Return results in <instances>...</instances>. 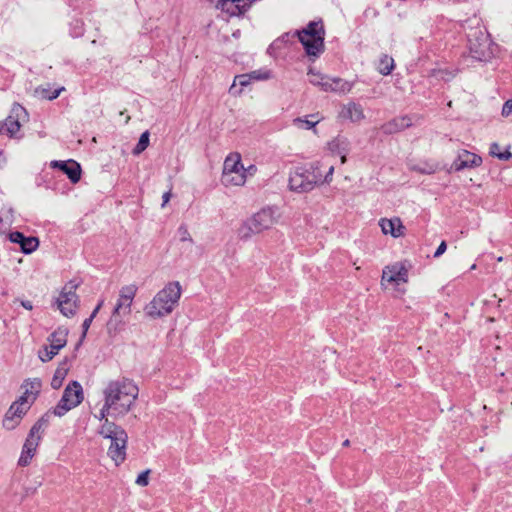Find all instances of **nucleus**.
<instances>
[{"mask_svg": "<svg viewBox=\"0 0 512 512\" xmlns=\"http://www.w3.org/2000/svg\"><path fill=\"white\" fill-rule=\"evenodd\" d=\"M181 293L182 289L178 281L169 282L145 306V314L152 319L171 314L178 305Z\"/></svg>", "mask_w": 512, "mask_h": 512, "instance_id": "obj_1", "label": "nucleus"}, {"mask_svg": "<svg viewBox=\"0 0 512 512\" xmlns=\"http://www.w3.org/2000/svg\"><path fill=\"white\" fill-rule=\"evenodd\" d=\"M325 28L322 19L310 21L303 29L296 30V36L302 44L306 55L311 59L318 58L325 50Z\"/></svg>", "mask_w": 512, "mask_h": 512, "instance_id": "obj_2", "label": "nucleus"}, {"mask_svg": "<svg viewBox=\"0 0 512 512\" xmlns=\"http://www.w3.org/2000/svg\"><path fill=\"white\" fill-rule=\"evenodd\" d=\"M467 42L470 56L480 62L490 61L498 50L483 26L470 27L467 31Z\"/></svg>", "mask_w": 512, "mask_h": 512, "instance_id": "obj_3", "label": "nucleus"}, {"mask_svg": "<svg viewBox=\"0 0 512 512\" xmlns=\"http://www.w3.org/2000/svg\"><path fill=\"white\" fill-rule=\"evenodd\" d=\"M277 218L275 208L270 206L261 208L241 223L237 230L238 238L248 241L253 235L271 229L276 224Z\"/></svg>", "mask_w": 512, "mask_h": 512, "instance_id": "obj_4", "label": "nucleus"}, {"mask_svg": "<svg viewBox=\"0 0 512 512\" xmlns=\"http://www.w3.org/2000/svg\"><path fill=\"white\" fill-rule=\"evenodd\" d=\"M319 162L296 167L289 175V188L297 193H307L321 185L322 173Z\"/></svg>", "mask_w": 512, "mask_h": 512, "instance_id": "obj_5", "label": "nucleus"}, {"mask_svg": "<svg viewBox=\"0 0 512 512\" xmlns=\"http://www.w3.org/2000/svg\"><path fill=\"white\" fill-rule=\"evenodd\" d=\"M221 182L226 186H243L246 182L245 167L238 152L230 153L224 160Z\"/></svg>", "mask_w": 512, "mask_h": 512, "instance_id": "obj_6", "label": "nucleus"}, {"mask_svg": "<svg viewBox=\"0 0 512 512\" xmlns=\"http://www.w3.org/2000/svg\"><path fill=\"white\" fill-rule=\"evenodd\" d=\"M83 399L84 393L82 386L78 382L73 381L65 388L63 396L54 408L53 413L57 416H62L77 407Z\"/></svg>", "mask_w": 512, "mask_h": 512, "instance_id": "obj_7", "label": "nucleus"}, {"mask_svg": "<svg viewBox=\"0 0 512 512\" xmlns=\"http://www.w3.org/2000/svg\"><path fill=\"white\" fill-rule=\"evenodd\" d=\"M48 420L44 417L41 418L31 429L29 438L24 445V449L19 458V464L21 466H26L29 464L30 460L33 458L35 453L36 442L40 439V432H43L45 427H47Z\"/></svg>", "mask_w": 512, "mask_h": 512, "instance_id": "obj_8", "label": "nucleus"}, {"mask_svg": "<svg viewBox=\"0 0 512 512\" xmlns=\"http://www.w3.org/2000/svg\"><path fill=\"white\" fill-rule=\"evenodd\" d=\"M67 343V332L63 329L55 330L48 338V344L45 345L39 351V357L42 361H49L55 355L59 353V351L66 345Z\"/></svg>", "mask_w": 512, "mask_h": 512, "instance_id": "obj_9", "label": "nucleus"}, {"mask_svg": "<svg viewBox=\"0 0 512 512\" xmlns=\"http://www.w3.org/2000/svg\"><path fill=\"white\" fill-rule=\"evenodd\" d=\"M481 164L482 158L479 155L468 150H462L453 161L451 169L459 172L467 168L479 167Z\"/></svg>", "mask_w": 512, "mask_h": 512, "instance_id": "obj_10", "label": "nucleus"}, {"mask_svg": "<svg viewBox=\"0 0 512 512\" xmlns=\"http://www.w3.org/2000/svg\"><path fill=\"white\" fill-rule=\"evenodd\" d=\"M28 406L22 402L15 401L7 413L5 414L3 425L7 429L15 428L21 421L22 417L28 411Z\"/></svg>", "mask_w": 512, "mask_h": 512, "instance_id": "obj_11", "label": "nucleus"}, {"mask_svg": "<svg viewBox=\"0 0 512 512\" xmlns=\"http://www.w3.org/2000/svg\"><path fill=\"white\" fill-rule=\"evenodd\" d=\"M24 112V108L20 105L12 109V114L9 115L3 122H0V134H5L10 137L14 136L20 130L19 116Z\"/></svg>", "mask_w": 512, "mask_h": 512, "instance_id": "obj_12", "label": "nucleus"}, {"mask_svg": "<svg viewBox=\"0 0 512 512\" xmlns=\"http://www.w3.org/2000/svg\"><path fill=\"white\" fill-rule=\"evenodd\" d=\"M125 384L113 383L111 384L106 393V412L110 414L112 411H116L119 406V401L122 396H125Z\"/></svg>", "mask_w": 512, "mask_h": 512, "instance_id": "obj_13", "label": "nucleus"}, {"mask_svg": "<svg viewBox=\"0 0 512 512\" xmlns=\"http://www.w3.org/2000/svg\"><path fill=\"white\" fill-rule=\"evenodd\" d=\"M382 279L390 283H406L408 281V270L404 265L399 263L387 266L383 270Z\"/></svg>", "mask_w": 512, "mask_h": 512, "instance_id": "obj_14", "label": "nucleus"}, {"mask_svg": "<svg viewBox=\"0 0 512 512\" xmlns=\"http://www.w3.org/2000/svg\"><path fill=\"white\" fill-rule=\"evenodd\" d=\"M412 126V120L408 115L395 117L381 126V131L386 135L401 132Z\"/></svg>", "mask_w": 512, "mask_h": 512, "instance_id": "obj_15", "label": "nucleus"}, {"mask_svg": "<svg viewBox=\"0 0 512 512\" xmlns=\"http://www.w3.org/2000/svg\"><path fill=\"white\" fill-rule=\"evenodd\" d=\"M22 388L23 393L17 401L26 404L29 408L41 391V382L38 380H29L23 384Z\"/></svg>", "mask_w": 512, "mask_h": 512, "instance_id": "obj_16", "label": "nucleus"}, {"mask_svg": "<svg viewBox=\"0 0 512 512\" xmlns=\"http://www.w3.org/2000/svg\"><path fill=\"white\" fill-rule=\"evenodd\" d=\"M379 225L383 234L391 235L393 238H399L404 235L405 227L400 218L395 217L392 219L382 218Z\"/></svg>", "mask_w": 512, "mask_h": 512, "instance_id": "obj_17", "label": "nucleus"}, {"mask_svg": "<svg viewBox=\"0 0 512 512\" xmlns=\"http://www.w3.org/2000/svg\"><path fill=\"white\" fill-rule=\"evenodd\" d=\"M52 166L65 173L73 183H77L81 178V167L74 160L55 161Z\"/></svg>", "mask_w": 512, "mask_h": 512, "instance_id": "obj_18", "label": "nucleus"}, {"mask_svg": "<svg viewBox=\"0 0 512 512\" xmlns=\"http://www.w3.org/2000/svg\"><path fill=\"white\" fill-rule=\"evenodd\" d=\"M10 241L18 243L24 253H31L35 251L39 245L36 237H25L21 232H12L9 234Z\"/></svg>", "mask_w": 512, "mask_h": 512, "instance_id": "obj_19", "label": "nucleus"}, {"mask_svg": "<svg viewBox=\"0 0 512 512\" xmlns=\"http://www.w3.org/2000/svg\"><path fill=\"white\" fill-rule=\"evenodd\" d=\"M328 149L332 154L339 155L341 163L344 164L349 152V141L345 137L338 136L328 142Z\"/></svg>", "mask_w": 512, "mask_h": 512, "instance_id": "obj_20", "label": "nucleus"}, {"mask_svg": "<svg viewBox=\"0 0 512 512\" xmlns=\"http://www.w3.org/2000/svg\"><path fill=\"white\" fill-rule=\"evenodd\" d=\"M327 84L328 85H324L325 92L347 93L350 92L353 87L352 83L339 77H330Z\"/></svg>", "mask_w": 512, "mask_h": 512, "instance_id": "obj_21", "label": "nucleus"}, {"mask_svg": "<svg viewBox=\"0 0 512 512\" xmlns=\"http://www.w3.org/2000/svg\"><path fill=\"white\" fill-rule=\"evenodd\" d=\"M342 116L352 122H358L365 117L361 105L354 102L348 103L343 107Z\"/></svg>", "mask_w": 512, "mask_h": 512, "instance_id": "obj_22", "label": "nucleus"}, {"mask_svg": "<svg viewBox=\"0 0 512 512\" xmlns=\"http://www.w3.org/2000/svg\"><path fill=\"white\" fill-rule=\"evenodd\" d=\"M251 81L249 76L246 74L236 75L232 85L229 88V93L238 96L242 93L243 88L250 85Z\"/></svg>", "mask_w": 512, "mask_h": 512, "instance_id": "obj_23", "label": "nucleus"}, {"mask_svg": "<svg viewBox=\"0 0 512 512\" xmlns=\"http://www.w3.org/2000/svg\"><path fill=\"white\" fill-rule=\"evenodd\" d=\"M69 366L66 363L61 364L55 371L54 376L51 380V386L54 389H59L62 385L64 380L69 374Z\"/></svg>", "mask_w": 512, "mask_h": 512, "instance_id": "obj_24", "label": "nucleus"}, {"mask_svg": "<svg viewBox=\"0 0 512 512\" xmlns=\"http://www.w3.org/2000/svg\"><path fill=\"white\" fill-rule=\"evenodd\" d=\"M394 67H395L394 59L387 54L382 55L377 64V70L383 76H387V75L391 74Z\"/></svg>", "mask_w": 512, "mask_h": 512, "instance_id": "obj_25", "label": "nucleus"}, {"mask_svg": "<svg viewBox=\"0 0 512 512\" xmlns=\"http://www.w3.org/2000/svg\"><path fill=\"white\" fill-rule=\"evenodd\" d=\"M309 75V82L313 84L314 86H319L321 90L325 91V86L328 85L329 76L323 75L319 71H315L313 69H309L308 71Z\"/></svg>", "mask_w": 512, "mask_h": 512, "instance_id": "obj_26", "label": "nucleus"}, {"mask_svg": "<svg viewBox=\"0 0 512 512\" xmlns=\"http://www.w3.org/2000/svg\"><path fill=\"white\" fill-rule=\"evenodd\" d=\"M111 457L114 459L116 464L123 463L126 457L124 446L119 447L118 443L112 444L109 450Z\"/></svg>", "mask_w": 512, "mask_h": 512, "instance_id": "obj_27", "label": "nucleus"}, {"mask_svg": "<svg viewBox=\"0 0 512 512\" xmlns=\"http://www.w3.org/2000/svg\"><path fill=\"white\" fill-rule=\"evenodd\" d=\"M499 149H500L499 144L496 142H493L490 145V155L498 158L499 160H504V161H507L512 158V153L509 150H506L505 152H500Z\"/></svg>", "mask_w": 512, "mask_h": 512, "instance_id": "obj_28", "label": "nucleus"}, {"mask_svg": "<svg viewBox=\"0 0 512 512\" xmlns=\"http://www.w3.org/2000/svg\"><path fill=\"white\" fill-rule=\"evenodd\" d=\"M149 137L150 133L149 131H145L141 134L138 143L133 148V154L139 155L141 154L149 145Z\"/></svg>", "mask_w": 512, "mask_h": 512, "instance_id": "obj_29", "label": "nucleus"}, {"mask_svg": "<svg viewBox=\"0 0 512 512\" xmlns=\"http://www.w3.org/2000/svg\"><path fill=\"white\" fill-rule=\"evenodd\" d=\"M247 75L250 78L251 83L253 81H261V80H267L271 77V72L267 69H259L252 71L250 73H247Z\"/></svg>", "mask_w": 512, "mask_h": 512, "instance_id": "obj_30", "label": "nucleus"}, {"mask_svg": "<svg viewBox=\"0 0 512 512\" xmlns=\"http://www.w3.org/2000/svg\"><path fill=\"white\" fill-rule=\"evenodd\" d=\"M74 303L70 301L66 296L62 297L59 301V307L64 315L73 313Z\"/></svg>", "mask_w": 512, "mask_h": 512, "instance_id": "obj_31", "label": "nucleus"}, {"mask_svg": "<svg viewBox=\"0 0 512 512\" xmlns=\"http://www.w3.org/2000/svg\"><path fill=\"white\" fill-rule=\"evenodd\" d=\"M412 170L413 171H416L418 173H421V174H433L435 173V171L437 170V167L435 165H431V164H424L423 166L422 165H415L412 167Z\"/></svg>", "mask_w": 512, "mask_h": 512, "instance_id": "obj_32", "label": "nucleus"}, {"mask_svg": "<svg viewBox=\"0 0 512 512\" xmlns=\"http://www.w3.org/2000/svg\"><path fill=\"white\" fill-rule=\"evenodd\" d=\"M64 87H60L58 89L50 90V89H43L42 90V97L47 100H53L59 96V94L64 91Z\"/></svg>", "mask_w": 512, "mask_h": 512, "instance_id": "obj_33", "label": "nucleus"}, {"mask_svg": "<svg viewBox=\"0 0 512 512\" xmlns=\"http://www.w3.org/2000/svg\"><path fill=\"white\" fill-rule=\"evenodd\" d=\"M149 474H150V469H147V470L143 471L142 473H140L138 475V477L136 478V481H135L136 484H138L141 487L147 486L149 483Z\"/></svg>", "mask_w": 512, "mask_h": 512, "instance_id": "obj_34", "label": "nucleus"}, {"mask_svg": "<svg viewBox=\"0 0 512 512\" xmlns=\"http://www.w3.org/2000/svg\"><path fill=\"white\" fill-rule=\"evenodd\" d=\"M178 232H179V235H180V240L182 242H185V241H189V242H193V239L187 229V227L185 225H181L178 229Z\"/></svg>", "mask_w": 512, "mask_h": 512, "instance_id": "obj_35", "label": "nucleus"}, {"mask_svg": "<svg viewBox=\"0 0 512 512\" xmlns=\"http://www.w3.org/2000/svg\"><path fill=\"white\" fill-rule=\"evenodd\" d=\"M502 115L507 117L512 113V99L507 100L502 107Z\"/></svg>", "mask_w": 512, "mask_h": 512, "instance_id": "obj_36", "label": "nucleus"}, {"mask_svg": "<svg viewBox=\"0 0 512 512\" xmlns=\"http://www.w3.org/2000/svg\"><path fill=\"white\" fill-rule=\"evenodd\" d=\"M334 173V166L331 165L328 169V172L326 173L325 176L322 175V181H321V185L324 184V183H330L332 181V175Z\"/></svg>", "mask_w": 512, "mask_h": 512, "instance_id": "obj_37", "label": "nucleus"}, {"mask_svg": "<svg viewBox=\"0 0 512 512\" xmlns=\"http://www.w3.org/2000/svg\"><path fill=\"white\" fill-rule=\"evenodd\" d=\"M295 121L297 122H303L305 124V129L309 130V129H312L313 127H315L319 120H315V121H310V120H303L301 118H297Z\"/></svg>", "mask_w": 512, "mask_h": 512, "instance_id": "obj_38", "label": "nucleus"}, {"mask_svg": "<svg viewBox=\"0 0 512 512\" xmlns=\"http://www.w3.org/2000/svg\"><path fill=\"white\" fill-rule=\"evenodd\" d=\"M447 249V244L445 241H442L436 251L434 252V257H440Z\"/></svg>", "mask_w": 512, "mask_h": 512, "instance_id": "obj_39", "label": "nucleus"}, {"mask_svg": "<svg viewBox=\"0 0 512 512\" xmlns=\"http://www.w3.org/2000/svg\"><path fill=\"white\" fill-rule=\"evenodd\" d=\"M170 198H171V191L169 190V191L165 192L162 196V200H163L162 207H164L169 202Z\"/></svg>", "mask_w": 512, "mask_h": 512, "instance_id": "obj_40", "label": "nucleus"}, {"mask_svg": "<svg viewBox=\"0 0 512 512\" xmlns=\"http://www.w3.org/2000/svg\"><path fill=\"white\" fill-rule=\"evenodd\" d=\"M257 168L255 165H250L248 166L247 168H245V174L246 176L249 174V175H253L255 172H256Z\"/></svg>", "mask_w": 512, "mask_h": 512, "instance_id": "obj_41", "label": "nucleus"}, {"mask_svg": "<svg viewBox=\"0 0 512 512\" xmlns=\"http://www.w3.org/2000/svg\"><path fill=\"white\" fill-rule=\"evenodd\" d=\"M130 396H133V398H137L138 396V387L137 386H131L130 385Z\"/></svg>", "mask_w": 512, "mask_h": 512, "instance_id": "obj_42", "label": "nucleus"}, {"mask_svg": "<svg viewBox=\"0 0 512 512\" xmlns=\"http://www.w3.org/2000/svg\"><path fill=\"white\" fill-rule=\"evenodd\" d=\"M289 36H290V33H286V34H284L282 37H280L279 39H277V41H276V42H280V41L284 42V41H287V39L289 38Z\"/></svg>", "mask_w": 512, "mask_h": 512, "instance_id": "obj_43", "label": "nucleus"}, {"mask_svg": "<svg viewBox=\"0 0 512 512\" xmlns=\"http://www.w3.org/2000/svg\"><path fill=\"white\" fill-rule=\"evenodd\" d=\"M118 319H117V315H115L111 320H110V325H113L114 323H117Z\"/></svg>", "mask_w": 512, "mask_h": 512, "instance_id": "obj_44", "label": "nucleus"}, {"mask_svg": "<svg viewBox=\"0 0 512 512\" xmlns=\"http://www.w3.org/2000/svg\"><path fill=\"white\" fill-rule=\"evenodd\" d=\"M344 447H348L350 445V441L348 439H346L343 444H342Z\"/></svg>", "mask_w": 512, "mask_h": 512, "instance_id": "obj_45", "label": "nucleus"}, {"mask_svg": "<svg viewBox=\"0 0 512 512\" xmlns=\"http://www.w3.org/2000/svg\"><path fill=\"white\" fill-rule=\"evenodd\" d=\"M119 309H120V306H118V307L116 308V310H115V313H116L117 315H118V313H119Z\"/></svg>", "mask_w": 512, "mask_h": 512, "instance_id": "obj_46", "label": "nucleus"}, {"mask_svg": "<svg viewBox=\"0 0 512 512\" xmlns=\"http://www.w3.org/2000/svg\"><path fill=\"white\" fill-rule=\"evenodd\" d=\"M99 307H100V306L96 307V309H95V311H94L93 315L97 312V310H99Z\"/></svg>", "mask_w": 512, "mask_h": 512, "instance_id": "obj_47", "label": "nucleus"}, {"mask_svg": "<svg viewBox=\"0 0 512 512\" xmlns=\"http://www.w3.org/2000/svg\"><path fill=\"white\" fill-rule=\"evenodd\" d=\"M132 299H133V296L130 295V298H129L130 303L132 302Z\"/></svg>", "mask_w": 512, "mask_h": 512, "instance_id": "obj_48", "label": "nucleus"}]
</instances>
